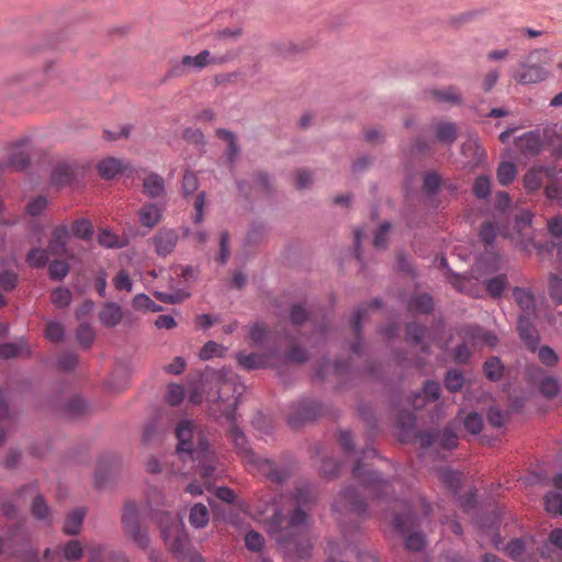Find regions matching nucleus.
Here are the masks:
<instances>
[{
	"instance_id": "a878e982",
	"label": "nucleus",
	"mask_w": 562,
	"mask_h": 562,
	"mask_svg": "<svg viewBox=\"0 0 562 562\" xmlns=\"http://www.w3.org/2000/svg\"><path fill=\"white\" fill-rule=\"evenodd\" d=\"M514 296L520 308L525 313H529L533 311L535 307V299L532 294L524 289H516L514 291Z\"/></svg>"
},
{
	"instance_id": "4be33fe9",
	"label": "nucleus",
	"mask_w": 562,
	"mask_h": 562,
	"mask_svg": "<svg viewBox=\"0 0 562 562\" xmlns=\"http://www.w3.org/2000/svg\"><path fill=\"white\" fill-rule=\"evenodd\" d=\"M518 146L527 154H536L540 150L541 139L538 134L528 133L519 138Z\"/></svg>"
},
{
	"instance_id": "3c124183",
	"label": "nucleus",
	"mask_w": 562,
	"mask_h": 562,
	"mask_svg": "<svg viewBox=\"0 0 562 562\" xmlns=\"http://www.w3.org/2000/svg\"><path fill=\"white\" fill-rule=\"evenodd\" d=\"M184 397V390L181 385L171 384L168 389L167 401L170 405H178Z\"/></svg>"
},
{
	"instance_id": "bb28decb",
	"label": "nucleus",
	"mask_w": 562,
	"mask_h": 562,
	"mask_svg": "<svg viewBox=\"0 0 562 562\" xmlns=\"http://www.w3.org/2000/svg\"><path fill=\"white\" fill-rule=\"evenodd\" d=\"M440 394V385L437 382L428 381L425 383L424 390L422 394H417L416 400H414L413 405L416 408H419L422 405L417 403V400L422 396L427 401H436L438 400Z\"/></svg>"
},
{
	"instance_id": "052dcab7",
	"label": "nucleus",
	"mask_w": 562,
	"mask_h": 562,
	"mask_svg": "<svg viewBox=\"0 0 562 562\" xmlns=\"http://www.w3.org/2000/svg\"><path fill=\"white\" fill-rule=\"evenodd\" d=\"M425 544L424 537L415 533L411 535L405 540V546L408 550L418 551L420 550Z\"/></svg>"
},
{
	"instance_id": "0e129e2a",
	"label": "nucleus",
	"mask_w": 562,
	"mask_h": 562,
	"mask_svg": "<svg viewBox=\"0 0 562 562\" xmlns=\"http://www.w3.org/2000/svg\"><path fill=\"white\" fill-rule=\"evenodd\" d=\"M47 201L43 196L32 200L27 205V211L32 215H38L46 207Z\"/></svg>"
},
{
	"instance_id": "2eb2a0df",
	"label": "nucleus",
	"mask_w": 562,
	"mask_h": 562,
	"mask_svg": "<svg viewBox=\"0 0 562 562\" xmlns=\"http://www.w3.org/2000/svg\"><path fill=\"white\" fill-rule=\"evenodd\" d=\"M30 353L31 349L23 339L0 345V356L4 359L29 356Z\"/></svg>"
},
{
	"instance_id": "f03ea898",
	"label": "nucleus",
	"mask_w": 562,
	"mask_h": 562,
	"mask_svg": "<svg viewBox=\"0 0 562 562\" xmlns=\"http://www.w3.org/2000/svg\"><path fill=\"white\" fill-rule=\"evenodd\" d=\"M176 436L179 440L177 446L179 452H188L196 460H209L207 440L191 420H181L176 427Z\"/></svg>"
},
{
	"instance_id": "603ef678",
	"label": "nucleus",
	"mask_w": 562,
	"mask_h": 562,
	"mask_svg": "<svg viewBox=\"0 0 562 562\" xmlns=\"http://www.w3.org/2000/svg\"><path fill=\"white\" fill-rule=\"evenodd\" d=\"M525 544L521 540H513L506 546V552L507 554L515 559V560H521L522 561V554L525 552Z\"/></svg>"
},
{
	"instance_id": "9d476101",
	"label": "nucleus",
	"mask_w": 562,
	"mask_h": 562,
	"mask_svg": "<svg viewBox=\"0 0 562 562\" xmlns=\"http://www.w3.org/2000/svg\"><path fill=\"white\" fill-rule=\"evenodd\" d=\"M99 318L105 327H115L123 319V311L119 304L109 302L101 307Z\"/></svg>"
},
{
	"instance_id": "ddd939ff",
	"label": "nucleus",
	"mask_w": 562,
	"mask_h": 562,
	"mask_svg": "<svg viewBox=\"0 0 562 562\" xmlns=\"http://www.w3.org/2000/svg\"><path fill=\"white\" fill-rule=\"evenodd\" d=\"M69 231L66 226L63 225L57 227L48 246L49 252L54 256L65 255Z\"/></svg>"
},
{
	"instance_id": "423d86ee",
	"label": "nucleus",
	"mask_w": 562,
	"mask_h": 562,
	"mask_svg": "<svg viewBox=\"0 0 562 562\" xmlns=\"http://www.w3.org/2000/svg\"><path fill=\"white\" fill-rule=\"evenodd\" d=\"M98 170L102 178L112 179L127 170L131 171V166L125 160L114 157H106L99 161Z\"/></svg>"
},
{
	"instance_id": "6e6d98bb",
	"label": "nucleus",
	"mask_w": 562,
	"mask_h": 562,
	"mask_svg": "<svg viewBox=\"0 0 562 562\" xmlns=\"http://www.w3.org/2000/svg\"><path fill=\"white\" fill-rule=\"evenodd\" d=\"M440 445L448 449H453L458 446V437L451 429H446L440 437Z\"/></svg>"
},
{
	"instance_id": "4468645a",
	"label": "nucleus",
	"mask_w": 562,
	"mask_h": 562,
	"mask_svg": "<svg viewBox=\"0 0 562 562\" xmlns=\"http://www.w3.org/2000/svg\"><path fill=\"white\" fill-rule=\"evenodd\" d=\"M232 439L235 446L239 449L240 453L244 456L245 461L250 465H260L261 461L254 454L250 448L247 446L246 437L243 432L237 429L232 431Z\"/></svg>"
},
{
	"instance_id": "864d4df0",
	"label": "nucleus",
	"mask_w": 562,
	"mask_h": 562,
	"mask_svg": "<svg viewBox=\"0 0 562 562\" xmlns=\"http://www.w3.org/2000/svg\"><path fill=\"white\" fill-rule=\"evenodd\" d=\"M506 288L505 277H496L487 282V290L493 296H499Z\"/></svg>"
},
{
	"instance_id": "c756f323",
	"label": "nucleus",
	"mask_w": 562,
	"mask_h": 562,
	"mask_svg": "<svg viewBox=\"0 0 562 562\" xmlns=\"http://www.w3.org/2000/svg\"><path fill=\"white\" fill-rule=\"evenodd\" d=\"M133 307L136 310L153 312H158L161 310L160 306L153 302L151 299L146 294H137L133 299Z\"/></svg>"
},
{
	"instance_id": "bf43d9fd",
	"label": "nucleus",
	"mask_w": 562,
	"mask_h": 562,
	"mask_svg": "<svg viewBox=\"0 0 562 562\" xmlns=\"http://www.w3.org/2000/svg\"><path fill=\"white\" fill-rule=\"evenodd\" d=\"M488 423L495 428H502L505 424V417L497 408H491L487 414Z\"/></svg>"
},
{
	"instance_id": "72a5a7b5",
	"label": "nucleus",
	"mask_w": 562,
	"mask_h": 562,
	"mask_svg": "<svg viewBox=\"0 0 562 562\" xmlns=\"http://www.w3.org/2000/svg\"><path fill=\"white\" fill-rule=\"evenodd\" d=\"M71 292L66 288H58L52 293V302L58 307L68 306L71 302Z\"/></svg>"
},
{
	"instance_id": "f3484780",
	"label": "nucleus",
	"mask_w": 562,
	"mask_h": 562,
	"mask_svg": "<svg viewBox=\"0 0 562 562\" xmlns=\"http://www.w3.org/2000/svg\"><path fill=\"white\" fill-rule=\"evenodd\" d=\"M86 516L83 508L72 510L66 518L64 532L67 535H77L81 530V526Z\"/></svg>"
},
{
	"instance_id": "774afa93",
	"label": "nucleus",
	"mask_w": 562,
	"mask_h": 562,
	"mask_svg": "<svg viewBox=\"0 0 562 562\" xmlns=\"http://www.w3.org/2000/svg\"><path fill=\"white\" fill-rule=\"evenodd\" d=\"M312 183V176L306 170H299L296 175V188L306 189Z\"/></svg>"
},
{
	"instance_id": "a18cd8bd",
	"label": "nucleus",
	"mask_w": 562,
	"mask_h": 562,
	"mask_svg": "<svg viewBox=\"0 0 562 562\" xmlns=\"http://www.w3.org/2000/svg\"><path fill=\"white\" fill-rule=\"evenodd\" d=\"M32 513L38 519H47L49 516V508L42 496H37L33 501Z\"/></svg>"
},
{
	"instance_id": "e2e57ef3",
	"label": "nucleus",
	"mask_w": 562,
	"mask_h": 562,
	"mask_svg": "<svg viewBox=\"0 0 562 562\" xmlns=\"http://www.w3.org/2000/svg\"><path fill=\"white\" fill-rule=\"evenodd\" d=\"M205 204V193L201 192L196 195L194 201V209H195V215H194V222L200 224L203 221V207Z\"/></svg>"
},
{
	"instance_id": "5fc2aeb1",
	"label": "nucleus",
	"mask_w": 562,
	"mask_h": 562,
	"mask_svg": "<svg viewBox=\"0 0 562 562\" xmlns=\"http://www.w3.org/2000/svg\"><path fill=\"white\" fill-rule=\"evenodd\" d=\"M216 134L220 138L224 139L228 144L229 155L235 156L238 153L235 135L232 132L224 128H218L216 131Z\"/></svg>"
},
{
	"instance_id": "c03bdc74",
	"label": "nucleus",
	"mask_w": 562,
	"mask_h": 562,
	"mask_svg": "<svg viewBox=\"0 0 562 562\" xmlns=\"http://www.w3.org/2000/svg\"><path fill=\"white\" fill-rule=\"evenodd\" d=\"M411 306L415 311L427 313L432 308V299L427 294L417 296L411 302Z\"/></svg>"
},
{
	"instance_id": "0eeeda50",
	"label": "nucleus",
	"mask_w": 562,
	"mask_h": 562,
	"mask_svg": "<svg viewBox=\"0 0 562 562\" xmlns=\"http://www.w3.org/2000/svg\"><path fill=\"white\" fill-rule=\"evenodd\" d=\"M517 329L521 340L531 352H536L537 346L540 341L538 330L527 316H520L518 319Z\"/></svg>"
},
{
	"instance_id": "c9c22d12",
	"label": "nucleus",
	"mask_w": 562,
	"mask_h": 562,
	"mask_svg": "<svg viewBox=\"0 0 562 562\" xmlns=\"http://www.w3.org/2000/svg\"><path fill=\"white\" fill-rule=\"evenodd\" d=\"M199 188V179L198 177L191 172L187 171L183 175L182 179V192L186 196L192 195Z\"/></svg>"
},
{
	"instance_id": "dca6fc26",
	"label": "nucleus",
	"mask_w": 562,
	"mask_h": 562,
	"mask_svg": "<svg viewBox=\"0 0 562 562\" xmlns=\"http://www.w3.org/2000/svg\"><path fill=\"white\" fill-rule=\"evenodd\" d=\"M161 209L155 204H147L139 211V221L143 226L155 227L161 220Z\"/></svg>"
},
{
	"instance_id": "7ed1b4c3",
	"label": "nucleus",
	"mask_w": 562,
	"mask_h": 562,
	"mask_svg": "<svg viewBox=\"0 0 562 562\" xmlns=\"http://www.w3.org/2000/svg\"><path fill=\"white\" fill-rule=\"evenodd\" d=\"M159 525L164 541L171 551L181 554L189 543L184 531V525L180 517L162 514L159 517Z\"/></svg>"
},
{
	"instance_id": "e433bc0d",
	"label": "nucleus",
	"mask_w": 562,
	"mask_h": 562,
	"mask_svg": "<svg viewBox=\"0 0 562 562\" xmlns=\"http://www.w3.org/2000/svg\"><path fill=\"white\" fill-rule=\"evenodd\" d=\"M154 295L164 303L177 304L182 302L186 297H188L189 293L184 291H176L175 293L156 291Z\"/></svg>"
},
{
	"instance_id": "393cba45",
	"label": "nucleus",
	"mask_w": 562,
	"mask_h": 562,
	"mask_svg": "<svg viewBox=\"0 0 562 562\" xmlns=\"http://www.w3.org/2000/svg\"><path fill=\"white\" fill-rule=\"evenodd\" d=\"M538 360L547 367H555L559 362L558 353L550 346H537L536 352Z\"/></svg>"
},
{
	"instance_id": "f704fd0d",
	"label": "nucleus",
	"mask_w": 562,
	"mask_h": 562,
	"mask_svg": "<svg viewBox=\"0 0 562 562\" xmlns=\"http://www.w3.org/2000/svg\"><path fill=\"white\" fill-rule=\"evenodd\" d=\"M473 191L475 195L480 199H485L490 195L491 192V181L490 178L485 176H480L475 179Z\"/></svg>"
},
{
	"instance_id": "680f3d73",
	"label": "nucleus",
	"mask_w": 562,
	"mask_h": 562,
	"mask_svg": "<svg viewBox=\"0 0 562 562\" xmlns=\"http://www.w3.org/2000/svg\"><path fill=\"white\" fill-rule=\"evenodd\" d=\"M16 274L10 271H4L0 274V286L8 291L15 286Z\"/></svg>"
},
{
	"instance_id": "a19ab883",
	"label": "nucleus",
	"mask_w": 562,
	"mask_h": 562,
	"mask_svg": "<svg viewBox=\"0 0 562 562\" xmlns=\"http://www.w3.org/2000/svg\"><path fill=\"white\" fill-rule=\"evenodd\" d=\"M65 331L61 324L57 322H50L48 323L45 331V336L50 341L57 342L60 341L64 338Z\"/></svg>"
},
{
	"instance_id": "69168bd1",
	"label": "nucleus",
	"mask_w": 562,
	"mask_h": 562,
	"mask_svg": "<svg viewBox=\"0 0 562 562\" xmlns=\"http://www.w3.org/2000/svg\"><path fill=\"white\" fill-rule=\"evenodd\" d=\"M99 243L108 248L119 246L117 237L109 231H103L99 235Z\"/></svg>"
},
{
	"instance_id": "8fccbe9b",
	"label": "nucleus",
	"mask_w": 562,
	"mask_h": 562,
	"mask_svg": "<svg viewBox=\"0 0 562 562\" xmlns=\"http://www.w3.org/2000/svg\"><path fill=\"white\" fill-rule=\"evenodd\" d=\"M78 340L85 346H90L94 340V331L88 324H82L77 330Z\"/></svg>"
},
{
	"instance_id": "338daca9",
	"label": "nucleus",
	"mask_w": 562,
	"mask_h": 562,
	"mask_svg": "<svg viewBox=\"0 0 562 562\" xmlns=\"http://www.w3.org/2000/svg\"><path fill=\"white\" fill-rule=\"evenodd\" d=\"M155 325L158 328L172 329L177 326V323L171 315H160L157 317Z\"/></svg>"
},
{
	"instance_id": "39448f33",
	"label": "nucleus",
	"mask_w": 562,
	"mask_h": 562,
	"mask_svg": "<svg viewBox=\"0 0 562 562\" xmlns=\"http://www.w3.org/2000/svg\"><path fill=\"white\" fill-rule=\"evenodd\" d=\"M228 59L229 58L226 56H221V57L212 56L210 50L204 49L195 56H189V55L183 56L181 64L183 67H186L188 69L201 70L204 67L210 66V65L224 64V63L228 61Z\"/></svg>"
},
{
	"instance_id": "f257e3e1",
	"label": "nucleus",
	"mask_w": 562,
	"mask_h": 562,
	"mask_svg": "<svg viewBox=\"0 0 562 562\" xmlns=\"http://www.w3.org/2000/svg\"><path fill=\"white\" fill-rule=\"evenodd\" d=\"M256 518L268 527L271 533L294 529L306 524V515L301 509L292 512V504L280 507L277 503L265 505Z\"/></svg>"
},
{
	"instance_id": "de8ad7c7",
	"label": "nucleus",
	"mask_w": 562,
	"mask_h": 562,
	"mask_svg": "<svg viewBox=\"0 0 562 562\" xmlns=\"http://www.w3.org/2000/svg\"><path fill=\"white\" fill-rule=\"evenodd\" d=\"M540 390L546 396L553 397L559 393L560 385L554 378L550 376L542 380Z\"/></svg>"
},
{
	"instance_id": "5701e85b",
	"label": "nucleus",
	"mask_w": 562,
	"mask_h": 562,
	"mask_svg": "<svg viewBox=\"0 0 562 562\" xmlns=\"http://www.w3.org/2000/svg\"><path fill=\"white\" fill-rule=\"evenodd\" d=\"M496 176L502 186H507L512 183L517 176L516 166L513 162L504 161L499 165Z\"/></svg>"
},
{
	"instance_id": "79ce46f5",
	"label": "nucleus",
	"mask_w": 562,
	"mask_h": 562,
	"mask_svg": "<svg viewBox=\"0 0 562 562\" xmlns=\"http://www.w3.org/2000/svg\"><path fill=\"white\" fill-rule=\"evenodd\" d=\"M69 267L64 261H53L49 265L48 272L52 279L60 280L67 276Z\"/></svg>"
},
{
	"instance_id": "58836bf2",
	"label": "nucleus",
	"mask_w": 562,
	"mask_h": 562,
	"mask_svg": "<svg viewBox=\"0 0 562 562\" xmlns=\"http://www.w3.org/2000/svg\"><path fill=\"white\" fill-rule=\"evenodd\" d=\"M464 427L473 435L479 434L483 427L482 416L477 413H470L464 419Z\"/></svg>"
},
{
	"instance_id": "1a4fd4ad",
	"label": "nucleus",
	"mask_w": 562,
	"mask_h": 562,
	"mask_svg": "<svg viewBox=\"0 0 562 562\" xmlns=\"http://www.w3.org/2000/svg\"><path fill=\"white\" fill-rule=\"evenodd\" d=\"M178 235L172 229H161L154 238L156 251L160 256L169 255L176 247Z\"/></svg>"
},
{
	"instance_id": "6ab92c4d",
	"label": "nucleus",
	"mask_w": 562,
	"mask_h": 562,
	"mask_svg": "<svg viewBox=\"0 0 562 562\" xmlns=\"http://www.w3.org/2000/svg\"><path fill=\"white\" fill-rule=\"evenodd\" d=\"M436 136L439 142L452 144L457 137V127L449 122H440L436 126Z\"/></svg>"
},
{
	"instance_id": "473e14b6",
	"label": "nucleus",
	"mask_w": 562,
	"mask_h": 562,
	"mask_svg": "<svg viewBox=\"0 0 562 562\" xmlns=\"http://www.w3.org/2000/svg\"><path fill=\"white\" fill-rule=\"evenodd\" d=\"M484 372L488 379L497 380L503 374V366L497 358H491L484 364Z\"/></svg>"
},
{
	"instance_id": "2f4dec72",
	"label": "nucleus",
	"mask_w": 562,
	"mask_h": 562,
	"mask_svg": "<svg viewBox=\"0 0 562 562\" xmlns=\"http://www.w3.org/2000/svg\"><path fill=\"white\" fill-rule=\"evenodd\" d=\"M71 233L79 238L87 239L92 235V225L88 220H78L74 223Z\"/></svg>"
},
{
	"instance_id": "b1692460",
	"label": "nucleus",
	"mask_w": 562,
	"mask_h": 562,
	"mask_svg": "<svg viewBox=\"0 0 562 562\" xmlns=\"http://www.w3.org/2000/svg\"><path fill=\"white\" fill-rule=\"evenodd\" d=\"M238 363L244 367L245 369L251 370V369H259L266 366L267 359L265 356L250 353V355H244L239 353L237 355Z\"/></svg>"
},
{
	"instance_id": "aec40b11",
	"label": "nucleus",
	"mask_w": 562,
	"mask_h": 562,
	"mask_svg": "<svg viewBox=\"0 0 562 562\" xmlns=\"http://www.w3.org/2000/svg\"><path fill=\"white\" fill-rule=\"evenodd\" d=\"M430 95L439 103L457 104L461 101L460 93L454 88H447L441 90H431Z\"/></svg>"
},
{
	"instance_id": "f8f14e48",
	"label": "nucleus",
	"mask_w": 562,
	"mask_h": 562,
	"mask_svg": "<svg viewBox=\"0 0 562 562\" xmlns=\"http://www.w3.org/2000/svg\"><path fill=\"white\" fill-rule=\"evenodd\" d=\"M143 191L150 199L160 198L165 194V181L157 173H149L143 181Z\"/></svg>"
},
{
	"instance_id": "c85d7f7f",
	"label": "nucleus",
	"mask_w": 562,
	"mask_h": 562,
	"mask_svg": "<svg viewBox=\"0 0 562 562\" xmlns=\"http://www.w3.org/2000/svg\"><path fill=\"white\" fill-rule=\"evenodd\" d=\"M546 510L551 515L562 516V495L559 493H550L544 498Z\"/></svg>"
},
{
	"instance_id": "4d7b16f0",
	"label": "nucleus",
	"mask_w": 562,
	"mask_h": 562,
	"mask_svg": "<svg viewBox=\"0 0 562 562\" xmlns=\"http://www.w3.org/2000/svg\"><path fill=\"white\" fill-rule=\"evenodd\" d=\"M440 479L450 487L456 488L460 481V474L458 472L446 469L440 472Z\"/></svg>"
},
{
	"instance_id": "37998d69",
	"label": "nucleus",
	"mask_w": 562,
	"mask_h": 562,
	"mask_svg": "<svg viewBox=\"0 0 562 562\" xmlns=\"http://www.w3.org/2000/svg\"><path fill=\"white\" fill-rule=\"evenodd\" d=\"M113 283L116 290H126L131 292L133 289L132 280L128 273L125 270H120L115 278L113 279Z\"/></svg>"
},
{
	"instance_id": "4c0bfd02",
	"label": "nucleus",
	"mask_w": 562,
	"mask_h": 562,
	"mask_svg": "<svg viewBox=\"0 0 562 562\" xmlns=\"http://www.w3.org/2000/svg\"><path fill=\"white\" fill-rule=\"evenodd\" d=\"M245 543L249 550L258 552L263 548L265 539L259 532L250 530L245 536Z\"/></svg>"
},
{
	"instance_id": "ea45409f",
	"label": "nucleus",
	"mask_w": 562,
	"mask_h": 562,
	"mask_svg": "<svg viewBox=\"0 0 562 562\" xmlns=\"http://www.w3.org/2000/svg\"><path fill=\"white\" fill-rule=\"evenodd\" d=\"M47 259V254L43 249H32L27 255L29 265L35 268L45 266Z\"/></svg>"
},
{
	"instance_id": "6e6552de",
	"label": "nucleus",
	"mask_w": 562,
	"mask_h": 562,
	"mask_svg": "<svg viewBox=\"0 0 562 562\" xmlns=\"http://www.w3.org/2000/svg\"><path fill=\"white\" fill-rule=\"evenodd\" d=\"M462 155L468 159V164L477 166L484 161L486 154L482 148L479 138L474 135H469L467 140L462 144Z\"/></svg>"
},
{
	"instance_id": "49530a36",
	"label": "nucleus",
	"mask_w": 562,
	"mask_h": 562,
	"mask_svg": "<svg viewBox=\"0 0 562 562\" xmlns=\"http://www.w3.org/2000/svg\"><path fill=\"white\" fill-rule=\"evenodd\" d=\"M243 34L241 27H226L217 31L214 34V38L217 41H234L240 37Z\"/></svg>"
},
{
	"instance_id": "13d9d810",
	"label": "nucleus",
	"mask_w": 562,
	"mask_h": 562,
	"mask_svg": "<svg viewBox=\"0 0 562 562\" xmlns=\"http://www.w3.org/2000/svg\"><path fill=\"white\" fill-rule=\"evenodd\" d=\"M549 291H550V295L554 300H557L558 302L562 303V279L553 277L550 280Z\"/></svg>"
},
{
	"instance_id": "cd10ccee",
	"label": "nucleus",
	"mask_w": 562,
	"mask_h": 562,
	"mask_svg": "<svg viewBox=\"0 0 562 562\" xmlns=\"http://www.w3.org/2000/svg\"><path fill=\"white\" fill-rule=\"evenodd\" d=\"M226 349L222 345L215 341H209L202 347L199 356L202 360H209L213 357H222Z\"/></svg>"
},
{
	"instance_id": "9b49d317",
	"label": "nucleus",
	"mask_w": 562,
	"mask_h": 562,
	"mask_svg": "<svg viewBox=\"0 0 562 562\" xmlns=\"http://www.w3.org/2000/svg\"><path fill=\"white\" fill-rule=\"evenodd\" d=\"M548 75V71L543 67L531 65L524 67V69L515 76V79L522 85H533L546 80Z\"/></svg>"
},
{
	"instance_id": "7c9ffc66",
	"label": "nucleus",
	"mask_w": 562,
	"mask_h": 562,
	"mask_svg": "<svg viewBox=\"0 0 562 562\" xmlns=\"http://www.w3.org/2000/svg\"><path fill=\"white\" fill-rule=\"evenodd\" d=\"M210 400L213 401L214 404L218 406V409L223 414H225L229 417L233 415V411H234L235 404H236L235 400L223 396L222 394H218L216 397L213 395H210Z\"/></svg>"
},
{
	"instance_id": "09e8293b",
	"label": "nucleus",
	"mask_w": 562,
	"mask_h": 562,
	"mask_svg": "<svg viewBox=\"0 0 562 562\" xmlns=\"http://www.w3.org/2000/svg\"><path fill=\"white\" fill-rule=\"evenodd\" d=\"M463 385V376L458 371H449L446 376V386L448 390L456 392Z\"/></svg>"
},
{
	"instance_id": "412c9836",
	"label": "nucleus",
	"mask_w": 562,
	"mask_h": 562,
	"mask_svg": "<svg viewBox=\"0 0 562 562\" xmlns=\"http://www.w3.org/2000/svg\"><path fill=\"white\" fill-rule=\"evenodd\" d=\"M61 554L66 561L77 562L83 554V549L78 540H70L60 548Z\"/></svg>"
},
{
	"instance_id": "a211bd4d",
	"label": "nucleus",
	"mask_w": 562,
	"mask_h": 562,
	"mask_svg": "<svg viewBox=\"0 0 562 562\" xmlns=\"http://www.w3.org/2000/svg\"><path fill=\"white\" fill-rule=\"evenodd\" d=\"M210 520V514L205 505L195 504L189 515L190 524L195 528H204Z\"/></svg>"
},
{
	"instance_id": "20e7f679",
	"label": "nucleus",
	"mask_w": 562,
	"mask_h": 562,
	"mask_svg": "<svg viewBox=\"0 0 562 562\" xmlns=\"http://www.w3.org/2000/svg\"><path fill=\"white\" fill-rule=\"evenodd\" d=\"M122 522L125 535L138 547L146 548L149 540L147 533L140 529L136 518L135 509L133 507H127L125 509L122 517Z\"/></svg>"
}]
</instances>
